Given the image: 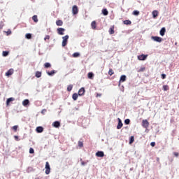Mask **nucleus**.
<instances>
[{"mask_svg":"<svg viewBox=\"0 0 179 179\" xmlns=\"http://www.w3.org/2000/svg\"><path fill=\"white\" fill-rule=\"evenodd\" d=\"M69 38V36L68 34H66V36H64V37H62V46L65 47L67 43H68V40Z\"/></svg>","mask_w":179,"mask_h":179,"instance_id":"obj_1","label":"nucleus"},{"mask_svg":"<svg viewBox=\"0 0 179 179\" xmlns=\"http://www.w3.org/2000/svg\"><path fill=\"white\" fill-rule=\"evenodd\" d=\"M45 169V173L46 174H50V164H49V162H46Z\"/></svg>","mask_w":179,"mask_h":179,"instance_id":"obj_2","label":"nucleus"},{"mask_svg":"<svg viewBox=\"0 0 179 179\" xmlns=\"http://www.w3.org/2000/svg\"><path fill=\"white\" fill-rule=\"evenodd\" d=\"M142 126L144 128H148V127L150 126V122H148V120H143V121H142Z\"/></svg>","mask_w":179,"mask_h":179,"instance_id":"obj_3","label":"nucleus"},{"mask_svg":"<svg viewBox=\"0 0 179 179\" xmlns=\"http://www.w3.org/2000/svg\"><path fill=\"white\" fill-rule=\"evenodd\" d=\"M72 13L73 15H78V7L76 4L74 6H73Z\"/></svg>","mask_w":179,"mask_h":179,"instance_id":"obj_4","label":"nucleus"},{"mask_svg":"<svg viewBox=\"0 0 179 179\" xmlns=\"http://www.w3.org/2000/svg\"><path fill=\"white\" fill-rule=\"evenodd\" d=\"M13 73H14V69H8V71H7V72H6L5 76H6L7 77H10V76L13 75Z\"/></svg>","mask_w":179,"mask_h":179,"instance_id":"obj_5","label":"nucleus"},{"mask_svg":"<svg viewBox=\"0 0 179 179\" xmlns=\"http://www.w3.org/2000/svg\"><path fill=\"white\" fill-rule=\"evenodd\" d=\"M148 55H140V56H138V59H139V61H145Z\"/></svg>","mask_w":179,"mask_h":179,"instance_id":"obj_6","label":"nucleus"},{"mask_svg":"<svg viewBox=\"0 0 179 179\" xmlns=\"http://www.w3.org/2000/svg\"><path fill=\"white\" fill-rule=\"evenodd\" d=\"M65 31V28H57V34L61 35L64 34Z\"/></svg>","mask_w":179,"mask_h":179,"instance_id":"obj_7","label":"nucleus"},{"mask_svg":"<svg viewBox=\"0 0 179 179\" xmlns=\"http://www.w3.org/2000/svg\"><path fill=\"white\" fill-rule=\"evenodd\" d=\"M85 93V90L84 88V87H82V88H80L79 90H78V95L79 96H83Z\"/></svg>","mask_w":179,"mask_h":179,"instance_id":"obj_8","label":"nucleus"},{"mask_svg":"<svg viewBox=\"0 0 179 179\" xmlns=\"http://www.w3.org/2000/svg\"><path fill=\"white\" fill-rule=\"evenodd\" d=\"M152 40L156 41V42H162V37L155 36H152Z\"/></svg>","mask_w":179,"mask_h":179,"instance_id":"obj_9","label":"nucleus"},{"mask_svg":"<svg viewBox=\"0 0 179 179\" xmlns=\"http://www.w3.org/2000/svg\"><path fill=\"white\" fill-rule=\"evenodd\" d=\"M52 126L55 127V128H59V127L61 126V123L58 120H56L52 123Z\"/></svg>","mask_w":179,"mask_h":179,"instance_id":"obj_10","label":"nucleus"},{"mask_svg":"<svg viewBox=\"0 0 179 179\" xmlns=\"http://www.w3.org/2000/svg\"><path fill=\"white\" fill-rule=\"evenodd\" d=\"M123 127V123L120 118H118V124L117 126V129H120Z\"/></svg>","mask_w":179,"mask_h":179,"instance_id":"obj_11","label":"nucleus"},{"mask_svg":"<svg viewBox=\"0 0 179 179\" xmlns=\"http://www.w3.org/2000/svg\"><path fill=\"white\" fill-rule=\"evenodd\" d=\"M96 157H104V152H103L101 150H99L98 152H96Z\"/></svg>","mask_w":179,"mask_h":179,"instance_id":"obj_12","label":"nucleus"},{"mask_svg":"<svg viewBox=\"0 0 179 179\" xmlns=\"http://www.w3.org/2000/svg\"><path fill=\"white\" fill-rule=\"evenodd\" d=\"M13 101H15V98H13V96L10 97V98H8V99L6 100V104L7 106L9 105V103L10 102H13Z\"/></svg>","mask_w":179,"mask_h":179,"instance_id":"obj_13","label":"nucleus"},{"mask_svg":"<svg viewBox=\"0 0 179 179\" xmlns=\"http://www.w3.org/2000/svg\"><path fill=\"white\" fill-rule=\"evenodd\" d=\"M152 16L153 18H157V16H159V12L157 10H155L152 11Z\"/></svg>","mask_w":179,"mask_h":179,"instance_id":"obj_14","label":"nucleus"},{"mask_svg":"<svg viewBox=\"0 0 179 179\" xmlns=\"http://www.w3.org/2000/svg\"><path fill=\"white\" fill-rule=\"evenodd\" d=\"M44 131V128L43 127H36V132L42 133Z\"/></svg>","mask_w":179,"mask_h":179,"instance_id":"obj_15","label":"nucleus"},{"mask_svg":"<svg viewBox=\"0 0 179 179\" xmlns=\"http://www.w3.org/2000/svg\"><path fill=\"white\" fill-rule=\"evenodd\" d=\"M109 34H115V26H111L110 28H109Z\"/></svg>","mask_w":179,"mask_h":179,"instance_id":"obj_16","label":"nucleus"},{"mask_svg":"<svg viewBox=\"0 0 179 179\" xmlns=\"http://www.w3.org/2000/svg\"><path fill=\"white\" fill-rule=\"evenodd\" d=\"M42 76V72H40V71H37L35 73V77L37 78H40Z\"/></svg>","mask_w":179,"mask_h":179,"instance_id":"obj_17","label":"nucleus"},{"mask_svg":"<svg viewBox=\"0 0 179 179\" xmlns=\"http://www.w3.org/2000/svg\"><path fill=\"white\" fill-rule=\"evenodd\" d=\"M125 80H127V76H125L124 74H123L122 76H120V82H125Z\"/></svg>","mask_w":179,"mask_h":179,"instance_id":"obj_18","label":"nucleus"},{"mask_svg":"<svg viewBox=\"0 0 179 179\" xmlns=\"http://www.w3.org/2000/svg\"><path fill=\"white\" fill-rule=\"evenodd\" d=\"M32 20H33V21H34L35 23L38 22V15H33Z\"/></svg>","mask_w":179,"mask_h":179,"instance_id":"obj_19","label":"nucleus"},{"mask_svg":"<svg viewBox=\"0 0 179 179\" xmlns=\"http://www.w3.org/2000/svg\"><path fill=\"white\" fill-rule=\"evenodd\" d=\"M51 66H52L51 63H49V62L44 63L45 69H50Z\"/></svg>","mask_w":179,"mask_h":179,"instance_id":"obj_20","label":"nucleus"},{"mask_svg":"<svg viewBox=\"0 0 179 179\" xmlns=\"http://www.w3.org/2000/svg\"><path fill=\"white\" fill-rule=\"evenodd\" d=\"M56 24H57V26H62V24H64V22L62 20H58L56 22Z\"/></svg>","mask_w":179,"mask_h":179,"instance_id":"obj_21","label":"nucleus"},{"mask_svg":"<svg viewBox=\"0 0 179 179\" xmlns=\"http://www.w3.org/2000/svg\"><path fill=\"white\" fill-rule=\"evenodd\" d=\"M165 33H166V28L165 27L162 28L160 30L161 36H164Z\"/></svg>","mask_w":179,"mask_h":179,"instance_id":"obj_22","label":"nucleus"},{"mask_svg":"<svg viewBox=\"0 0 179 179\" xmlns=\"http://www.w3.org/2000/svg\"><path fill=\"white\" fill-rule=\"evenodd\" d=\"M94 73H92V72H89V73L87 74V77L88 78H90V80H92L94 78Z\"/></svg>","mask_w":179,"mask_h":179,"instance_id":"obj_23","label":"nucleus"},{"mask_svg":"<svg viewBox=\"0 0 179 179\" xmlns=\"http://www.w3.org/2000/svg\"><path fill=\"white\" fill-rule=\"evenodd\" d=\"M72 98H73V101H76L78 98V93H73V96H72Z\"/></svg>","mask_w":179,"mask_h":179,"instance_id":"obj_24","label":"nucleus"},{"mask_svg":"<svg viewBox=\"0 0 179 179\" xmlns=\"http://www.w3.org/2000/svg\"><path fill=\"white\" fill-rule=\"evenodd\" d=\"M27 104H29V99H24L22 102V105L26 106Z\"/></svg>","mask_w":179,"mask_h":179,"instance_id":"obj_25","label":"nucleus"},{"mask_svg":"<svg viewBox=\"0 0 179 179\" xmlns=\"http://www.w3.org/2000/svg\"><path fill=\"white\" fill-rule=\"evenodd\" d=\"M102 13H103L104 16H107L108 15V10L107 8H104L102 10Z\"/></svg>","mask_w":179,"mask_h":179,"instance_id":"obj_26","label":"nucleus"},{"mask_svg":"<svg viewBox=\"0 0 179 179\" xmlns=\"http://www.w3.org/2000/svg\"><path fill=\"white\" fill-rule=\"evenodd\" d=\"M55 69H53L52 71H50V72H47V74L48 75V76H54L55 74Z\"/></svg>","mask_w":179,"mask_h":179,"instance_id":"obj_27","label":"nucleus"},{"mask_svg":"<svg viewBox=\"0 0 179 179\" xmlns=\"http://www.w3.org/2000/svg\"><path fill=\"white\" fill-rule=\"evenodd\" d=\"M96 21H93V22H92V29H96Z\"/></svg>","mask_w":179,"mask_h":179,"instance_id":"obj_28","label":"nucleus"},{"mask_svg":"<svg viewBox=\"0 0 179 179\" xmlns=\"http://www.w3.org/2000/svg\"><path fill=\"white\" fill-rule=\"evenodd\" d=\"M8 55H9V51L8 50H3V57H7V56H8Z\"/></svg>","mask_w":179,"mask_h":179,"instance_id":"obj_29","label":"nucleus"},{"mask_svg":"<svg viewBox=\"0 0 179 179\" xmlns=\"http://www.w3.org/2000/svg\"><path fill=\"white\" fill-rule=\"evenodd\" d=\"M73 88V85H69L67 87V91L71 92V91H72Z\"/></svg>","mask_w":179,"mask_h":179,"instance_id":"obj_30","label":"nucleus"},{"mask_svg":"<svg viewBox=\"0 0 179 179\" xmlns=\"http://www.w3.org/2000/svg\"><path fill=\"white\" fill-rule=\"evenodd\" d=\"M114 73H115V72H114L113 69H110L109 71H108V75L109 76H113V75H114Z\"/></svg>","mask_w":179,"mask_h":179,"instance_id":"obj_31","label":"nucleus"},{"mask_svg":"<svg viewBox=\"0 0 179 179\" xmlns=\"http://www.w3.org/2000/svg\"><path fill=\"white\" fill-rule=\"evenodd\" d=\"M134 141H135L134 136H131V138H130V140H129V143H130V144L134 143Z\"/></svg>","mask_w":179,"mask_h":179,"instance_id":"obj_32","label":"nucleus"},{"mask_svg":"<svg viewBox=\"0 0 179 179\" xmlns=\"http://www.w3.org/2000/svg\"><path fill=\"white\" fill-rule=\"evenodd\" d=\"M145 71V67H141L137 70V72H144Z\"/></svg>","mask_w":179,"mask_h":179,"instance_id":"obj_33","label":"nucleus"},{"mask_svg":"<svg viewBox=\"0 0 179 179\" xmlns=\"http://www.w3.org/2000/svg\"><path fill=\"white\" fill-rule=\"evenodd\" d=\"M163 90L164 91H169V87L167 85H163Z\"/></svg>","mask_w":179,"mask_h":179,"instance_id":"obj_34","label":"nucleus"},{"mask_svg":"<svg viewBox=\"0 0 179 179\" xmlns=\"http://www.w3.org/2000/svg\"><path fill=\"white\" fill-rule=\"evenodd\" d=\"M25 37H26V38L29 40L32 37L31 34H25Z\"/></svg>","mask_w":179,"mask_h":179,"instance_id":"obj_35","label":"nucleus"},{"mask_svg":"<svg viewBox=\"0 0 179 179\" xmlns=\"http://www.w3.org/2000/svg\"><path fill=\"white\" fill-rule=\"evenodd\" d=\"M124 24H131L132 22L129 20H125V21H124Z\"/></svg>","mask_w":179,"mask_h":179,"instance_id":"obj_36","label":"nucleus"},{"mask_svg":"<svg viewBox=\"0 0 179 179\" xmlns=\"http://www.w3.org/2000/svg\"><path fill=\"white\" fill-rule=\"evenodd\" d=\"M78 146L82 148L84 146V143L83 142H82L81 141H78Z\"/></svg>","mask_w":179,"mask_h":179,"instance_id":"obj_37","label":"nucleus"},{"mask_svg":"<svg viewBox=\"0 0 179 179\" xmlns=\"http://www.w3.org/2000/svg\"><path fill=\"white\" fill-rule=\"evenodd\" d=\"M80 56V54L78 52H75V53L73 54V57H76Z\"/></svg>","mask_w":179,"mask_h":179,"instance_id":"obj_38","label":"nucleus"},{"mask_svg":"<svg viewBox=\"0 0 179 179\" xmlns=\"http://www.w3.org/2000/svg\"><path fill=\"white\" fill-rule=\"evenodd\" d=\"M139 13H140L139 10H134L133 12V15H134L135 16H138Z\"/></svg>","mask_w":179,"mask_h":179,"instance_id":"obj_39","label":"nucleus"},{"mask_svg":"<svg viewBox=\"0 0 179 179\" xmlns=\"http://www.w3.org/2000/svg\"><path fill=\"white\" fill-rule=\"evenodd\" d=\"M12 128H13L14 132H17L18 126H13V127H12Z\"/></svg>","mask_w":179,"mask_h":179,"instance_id":"obj_40","label":"nucleus"},{"mask_svg":"<svg viewBox=\"0 0 179 179\" xmlns=\"http://www.w3.org/2000/svg\"><path fill=\"white\" fill-rule=\"evenodd\" d=\"M29 153H31V154L35 153V150H34V148H30L29 149Z\"/></svg>","mask_w":179,"mask_h":179,"instance_id":"obj_41","label":"nucleus"},{"mask_svg":"<svg viewBox=\"0 0 179 179\" xmlns=\"http://www.w3.org/2000/svg\"><path fill=\"white\" fill-rule=\"evenodd\" d=\"M162 80H165L166 77V74L162 73L161 76Z\"/></svg>","mask_w":179,"mask_h":179,"instance_id":"obj_42","label":"nucleus"},{"mask_svg":"<svg viewBox=\"0 0 179 179\" xmlns=\"http://www.w3.org/2000/svg\"><path fill=\"white\" fill-rule=\"evenodd\" d=\"M124 123H125V124H129V123H130V120H129V119L125 120H124Z\"/></svg>","mask_w":179,"mask_h":179,"instance_id":"obj_43","label":"nucleus"},{"mask_svg":"<svg viewBox=\"0 0 179 179\" xmlns=\"http://www.w3.org/2000/svg\"><path fill=\"white\" fill-rule=\"evenodd\" d=\"M44 40L45 41L50 40V36L49 35L45 36V38H44Z\"/></svg>","mask_w":179,"mask_h":179,"instance_id":"obj_44","label":"nucleus"},{"mask_svg":"<svg viewBox=\"0 0 179 179\" xmlns=\"http://www.w3.org/2000/svg\"><path fill=\"white\" fill-rule=\"evenodd\" d=\"M150 145L152 147H155L156 143H155V142H151Z\"/></svg>","mask_w":179,"mask_h":179,"instance_id":"obj_45","label":"nucleus"},{"mask_svg":"<svg viewBox=\"0 0 179 179\" xmlns=\"http://www.w3.org/2000/svg\"><path fill=\"white\" fill-rule=\"evenodd\" d=\"M173 155H174V156H176V157H178V156H179V153H178V152H175L173 153Z\"/></svg>","mask_w":179,"mask_h":179,"instance_id":"obj_46","label":"nucleus"},{"mask_svg":"<svg viewBox=\"0 0 179 179\" xmlns=\"http://www.w3.org/2000/svg\"><path fill=\"white\" fill-rule=\"evenodd\" d=\"M15 141H20L18 136H14Z\"/></svg>","mask_w":179,"mask_h":179,"instance_id":"obj_47","label":"nucleus"},{"mask_svg":"<svg viewBox=\"0 0 179 179\" xmlns=\"http://www.w3.org/2000/svg\"><path fill=\"white\" fill-rule=\"evenodd\" d=\"M3 27V23H0V29H2Z\"/></svg>","mask_w":179,"mask_h":179,"instance_id":"obj_48","label":"nucleus"},{"mask_svg":"<svg viewBox=\"0 0 179 179\" xmlns=\"http://www.w3.org/2000/svg\"><path fill=\"white\" fill-rule=\"evenodd\" d=\"M101 93H97V94H96V97H101Z\"/></svg>","mask_w":179,"mask_h":179,"instance_id":"obj_49","label":"nucleus"},{"mask_svg":"<svg viewBox=\"0 0 179 179\" xmlns=\"http://www.w3.org/2000/svg\"><path fill=\"white\" fill-rule=\"evenodd\" d=\"M45 112H46V109H43L42 113H45Z\"/></svg>","mask_w":179,"mask_h":179,"instance_id":"obj_50","label":"nucleus"},{"mask_svg":"<svg viewBox=\"0 0 179 179\" xmlns=\"http://www.w3.org/2000/svg\"><path fill=\"white\" fill-rule=\"evenodd\" d=\"M7 34H11L12 32H11V31H8Z\"/></svg>","mask_w":179,"mask_h":179,"instance_id":"obj_51","label":"nucleus"},{"mask_svg":"<svg viewBox=\"0 0 179 179\" xmlns=\"http://www.w3.org/2000/svg\"><path fill=\"white\" fill-rule=\"evenodd\" d=\"M82 164H85V162L82 163Z\"/></svg>","mask_w":179,"mask_h":179,"instance_id":"obj_52","label":"nucleus"},{"mask_svg":"<svg viewBox=\"0 0 179 179\" xmlns=\"http://www.w3.org/2000/svg\"><path fill=\"white\" fill-rule=\"evenodd\" d=\"M157 159H158V161H159V158H157Z\"/></svg>","mask_w":179,"mask_h":179,"instance_id":"obj_53","label":"nucleus"}]
</instances>
